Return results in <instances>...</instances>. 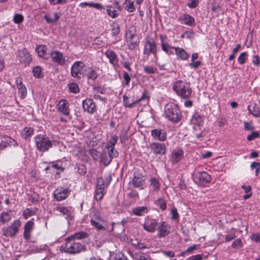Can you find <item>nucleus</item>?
I'll return each mask as SVG.
<instances>
[{"label":"nucleus","instance_id":"f257e3e1","mask_svg":"<svg viewBox=\"0 0 260 260\" xmlns=\"http://www.w3.org/2000/svg\"><path fill=\"white\" fill-rule=\"evenodd\" d=\"M173 89L177 95L186 99L189 98L192 93V89L189 83L184 81L178 80L173 86Z\"/></svg>","mask_w":260,"mask_h":260},{"label":"nucleus","instance_id":"f03ea898","mask_svg":"<svg viewBox=\"0 0 260 260\" xmlns=\"http://www.w3.org/2000/svg\"><path fill=\"white\" fill-rule=\"evenodd\" d=\"M164 115L169 120L174 122H178L181 118L178 106L173 103H168L165 106Z\"/></svg>","mask_w":260,"mask_h":260},{"label":"nucleus","instance_id":"7ed1b4c3","mask_svg":"<svg viewBox=\"0 0 260 260\" xmlns=\"http://www.w3.org/2000/svg\"><path fill=\"white\" fill-rule=\"evenodd\" d=\"M84 249V246L80 243L75 242L72 239L69 238L60 247L61 251L71 254L80 252Z\"/></svg>","mask_w":260,"mask_h":260},{"label":"nucleus","instance_id":"20e7f679","mask_svg":"<svg viewBox=\"0 0 260 260\" xmlns=\"http://www.w3.org/2000/svg\"><path fill=\"white\" fill-rule=\"evenodd\" d=\"M125 38L129 49L133 50L139 46V39L137 36L135 27L131 26L128 28L125 33Z\"/></svg>","mask_w":260,"mask_h":260},{"label":"nucleus","instance_id":"39448f33","mask_svg":"<svg viewBox=\"0 0 260 260\" xmlns=\"http://www.w3.org/2000/svg\"><path fill=\"white\" fill-rule=\"evenodd\" d=\"M35 143L37 149L42 152L47 151L52 147V143L45 135H38L35 138Z\"/></svg>","mask_w":260,"mask_h":260},{"label":"nucleus","instance_id":"423d86ee","mask_svg":"<svg viewBox=\"0 0 260 260\" xmlns=\"http://www.w3.org/2000/svg\"><path fill=\"white\" fill-rule=\"evenodd\" d=\"M90 223L94 229L99 231H107L108 232L111 233L114 230V223L108 222L103 219H90Z\"/></svg>","mask_w":260,"mask_h":260},{"label":"nucleus","instance_id":"0eeeda50","mask_svg":"<svg viewBox=\"0 0 260 260\" xmlns=\"http://www.w3.org/2000/svg\"><path fill=\"white\" fill-rule=\"evenodd\" d=\"M87 66L81 61H75L71 67V74L72 77L78 79L85 76Z\"/></svg>","mask_w":260,"mask_h":260},{"label":"nucleus","instance_id":"6e6552de","mask_svg":"<svg viewBox=\"0 0 260 260\" xmlns=\"http://www.w3.org/2000/svg\"><path fill=\"white\" fill-rule=\"evenodd\" d=\"M21 226V221L19 219L15 220L9 226L3 229V234L6 237H14L18 232Z\"/></svg>","mask_w":260,"mask_h":260},{"label":"nucleus","instance_id":"1a4fd4ad","mask_svg":"<svg viewBox=\"0 0 260 260\" xmlns=\"http://www.w3.org/2000/svg\"><path fill=\"white\" fill-rule=\"evenodd\" d=\"M157 48L155 42L153 40H148L146 42L143 54L148 56L150 53H152L154 55L155 60L157 63L158 57L156 55Z\"/></svg>","mask_w":260,"mask_h":260},{"label":"nucleus","instance_id":"9d476101","mask_svg":"<svg viewBox=\"0 0 260 260\" xmlns=\"http://www.w3.org/2000/svg\"><path fill=\"white\" fill-rule=\"evenodd\" d=\"M190 122L194 130L200 131L204 125V118L201 114L196 112L192 115Z\"/></svg>","mask_w":260,"mask_h":260},{"label":"nucleus","instance_id":"9b49d317","mask_svg":"<svg viewBox=\"0 0 260 260\" xmlns=\"http://www.w3.org/2000/svg\"><path fill=\"white\" fill-rule=\"evenodd\" d=\"M70 193L68 188L62 187H57L53 192V197L57 201H61L68 198Z\"/></svg>","mask_w":260,"mask_h":260},{"label":"nucleus","instance_id":"f8f14e48","mask_svg":"<svg viewBox=\"0 0 260 260\" xmlns=\"http://www.w3.org/2000/svg\"><path fill=\"white\" fill-rule=\"evenodd\" d=\"M104 190L105 183L104 180L102 178H98L94 194V198L96 201H100L103 199Z\"/></svg>","mask_w":260,"mask_h":260},{"label":"nucleus","instance_id":"ddd939ff","mask_svg":"<svg viewBox=\"0 0 260 260\" xmlns=\"http://www.w3.org/2000/svg\"><path fill=\"white\" fill-rule=\"evenodd\" d=\"M82 108L84 112L92 114L97 110L96 105L91 99L87 98L82 101Z\"/></svg>","mask_w":260,"mask_h":260},{"label":"nucleus","instance_id":"4468645a","mask_svg":"<svg viewBox=\"0 0 260 260\" xmlns=\"http://www.w3.org/2000/svg\"><path fill=\"white\" fill-rule=\"evenodd\" d=\"M157 227V236L160 238L166 237L170 232L171 226L166 221L160 222Z\"/></svg>","mask_w":260,"mask_h":260},{"label":"nucleus","instance_id":"2eb2a0df","mask_svg":"<svg viewBox=\"0 0 260 260\" xmlns=\"http://www.w3.org/2000/svg\"><path fill=\"white\" fill-rule=\"evenodd\" d=\"M184 157V151L181 149H173L170 155V160L172 164L179 162Z\"/></svg>","mask_w":260,"mask_h":260},{"label":"nucleus","instance_id":"dca6fc26","mask_svg":"<svg viewBox=\"0 0 260 260\" xmlns=\"http://www.w3.org/2000/svg\"><path fill=\"white\" fill-rule=\"evenodd\" d=\"M52 61L59 65L63 66L66 64L67 60L63 54L57 50H53L50 53Z\"/></svg>","mask_w":260,"mask_h":260},{"label":"nucleus","instance_id":"f3484780","mask_svg":"<svg viewBox=\"0 0 260 260\" xmlns=\"http://www.w3.org/2000/svg\"><path fill=\"white\" fill-rule=\"evenodd\" d=\"M17 58L19 61L25 66L29 64L32 60L30 54L24 49L18 51Z\"/></svg>","mask_w":260,"mask_h":260},{"label":"nucleus","instance_id":"a211bd4d","mask_svg":"<svg viewBox=\"0 0 260 260\" xmlns=\"http://www.w3.org/2000/svg\"><path fill=\"white\" fill-rule=\"evenodd\" d=\"M151 151L155 154L164 155L166 153V147L164 144L152 142L150 144Z\"/></svg>","mask_w":260,"mask_h":260},{"label":"nucleus","instance_id":"6ab92c4d","mask_svg":"<svg viewBox=\"0 0 260 260\" xmlns=\"http://www.w3.org/2000/svg\"><path fill=\"white\" fill-rule=\"evenodd\" d=\"M105 54L106 56L109 59V62L111 63L114 69L116 70L119 66V60L117 54L113 50L108 49L106 51Z\"/></svg>","mask_w":260,"mask_h":260},{"label":"nucleus","instance_id":"aec40b11","mask_svg":"<svg viewBox=\"0 0 260 260\" xmlns=\"http://www.w3.org/2000/svg\"><path fill=\"white\" fill-rule=\"evenodd\" d=\"M157 221L152 218H147L145 219L143 227L144 229L149 233H154L157 226Z\"/></svg>","mask_w":260,"mask_h":260},{"label":"nucleus","instance_id":"412c9836","mask_svg":"<svg viewBox=\"0 0 260 260\" xmlns=\"http://www.w3.org/2000/svg\"><path fill=\"white\" fill-rule=\"evenodd\" d=\"M178 20L181 24L189 26H192L195 24L194 18L188 14H181Z\"/></svg>","mask_w":260,"mask_h":260},{"label":"nucleus","instance_id":"4be33fe9","mask_svg":"<svg viewBox=\"0 0 260 260\" xmlns=\"http://www.w3.org/2000/svg\"><path fill=\"white\" fill-rule=\"evenodd\" d=\"M152 137L154 139L160 141H164L167 139V134L165 131L160 129H154L151 132Z\"/></svg>","mask_w":260,"mask_h":260},{"label":"nucleus","instance_id":"5701e85b","mask_svg":"<svg viewBox=\"0 0 260 260\" xmlns=\"http://www.w3.org/2000/svg\"><path fill=\"white\" fill-rule=\"evenodd\" d=\"M145 177L142 175H139L138 176L135 175L132 180V185L135 188H138L140 189H144L143 185L145 182Z\"/></svg>","mask_w":260,"mask_h":260},{"label":"nucleus","instance_id":"b1692460","mask_svg":"<svg viewBox=\"0 0 260 260\" xmlns=\"http://www.w3.org/2000/svg\"><path fill=\"white\" fill-rule=\"evenodd\" d=\"M57 110L65 115L70 114L68 102L66 100H61L57 105Z\"/></svg>","mask_w":260,"mask_h":260},{"label":"nucleus","instance_id":"393cba45","mask_svg":"<svg viewBox=\"0 0 260 260\" xmlns=\"http://www.w3.org/2000/svg\"><path fill=\"white\" fill-rule=\"evenodd\" d=\"M193 175L194 177L198 179L201 183H207L210 181V176L206 172H196Z\"/></svg>","mask_w":260,"mask_h":260},{"label":"nucleus","instance_id":"a878e982","mask_svg":"<svg viewBox=\"0 0 260 260\" xmlns=\"http://www.w3.org/2000/svg\"><path fill=\"white\" fill-rule=\"evenodd\" d=\"M34 225V222L32 219L26 222L24 225L23 235L25 239L28 240L30 238V233L32 230Z\"/></svg>","mask_w":260,"mask_h":260},{"label":"nucleus","instance_id":"bb28decb","mask_svg":"<svg viewBox=\"0 0 260 260\" xmlns=\"http://www.w3.org/2000/svg\"><path fill=\"white\" fill-rule=\"evenodd\" d=\"M174 50L178 59L185 60L187 59L189 56V55L182 48H174Z\"/></svg>","mask_w":260,"mask_h":260},{"label":"nucleus","instance_id":"cd10ccee","mask_svg":"<svg viewBox=\"0 0 260 260\" xmlns=\"http://www.w3.org/2000/svg\"><path fill=\"white\" fill-rule=\"evenodd\" d=\"M249 112L255 117H260V106L254 103L248 106Z\"/></svg>","mask_w":260,"mask_h":260},{"label":"nucleus","instance_id":"c85d7f7f","mask_svg":"<svg viewBox=\"0 0 260 260\" xmlns=\"http://www.w3.org/2000/svg\"><path fill=\"white\" fill-rule=\"evenodd\" d=\"M132 212L136 216H143L148 212V209L146 206L137 207L132 209Z\"/></svg>","mask_w":260,"mask_h":260},{"label":"nucleus","instance_id":"c756f323","mask_svg":"<svg viewBox=\"0 0 260 260\" xmlns=\"http://www.w3.org/2000/svg\"><path fill=\"white\" fill-rule=\"evenodd\" d=\"M85 76L88 78V79L93 81L97 78L98 74L96 71L93 69V68L87 67L85 73Z\"/></svg>","mask_w":260,"mask_h":260},{"label":"nucleus","instance_id":"7c9ffc66","mask_svg":"<svg viewBox=\"0 0 260 260\" xmlns=\"http://www.w3.org/2000/svg\"><path fill=\"white\" fill-rule=\"evenodd\" d=\"M150 185L153 191L157 192L160 190V183L158 179L155 177H152L150 179Z\"/></svg>","mask_w":260,"mask_h":260},{"label":"nucleus","instance_id":"2f4dec72","mask_svg":"<svg viewBox=\"0 0 260 260\" xmlns=\"http://www.w3.org/2000/svg\"><path fill=\"white\" fill-rule=\"evenodd\" d=\"M47 47L45 45H39L36 46V51L37 52L38 55L43 58H47Z\"/></svg>","mask_w":260,"mask_h":260},{"label":"nucleus","instance_id":"473e14b6","mask_svg":"<svg viewBox=\"0 0 260 260\" xmlns=\"http://www.w3.org/2000/svg\"><path fill=\"white\" fill-rule=\"evenodd\" d=\"M54 210L58 211L66 217H68L71 215V211L69 208L60 205L57 206L54 208Z\"/></svg>","mask_w":260,"mask_h":260},{"label":"nucleus","instance_id":"72a5a7b5","mask_svg":"<svg viewBox=\"0 0 260 260\" xmlns=\"http://www.w3.org/2000/svg\"><path fill=\"white\" fill-rule=\"evenodd\" d=\"M2 141L4 145H6V147L11 145L17 146V144L15 140L9 136H4Z\"/></svg>","mask_w":260,"mask_h":260},{"label":"nucleus","instance_id":"f704fd0d","mask_svg":"<svg viewBox=\"0 0 260 260\" xmlns=\"http://www.w3.org/2000/svg\"><path fill=\"white\" fill-rule=\"evenodd\" d=\"M107 15L112 18H115L119 15L118 11L112 6H108L107 7Z\"/></svg>","mask_w":260,"mask_h":260},{"label":"nucleus","instance_id":"c9c22d12","mask_svg":"<svg viewBox=\"0 0 260 260\" xmlns=\"http://www.w3.org/2000/svg\"><path fill=\"white\" fill-rule=\"evenodd\" d=\"M37 209L35 208H26L23 211L22 215L26 219L28 217L34 215L36 213Z\"/></svg>","mask_w":260,"mask_h":260},{"label":"nucleus","instance_id":"e433bc0d","mask_svg":"<svg viewBox=\"0 0 260 260\" xmlns=\"http://www.w3.org/2000/svg\"><path fill=\"white\" fill-rule=\"evenodd\" d=\"M124 5H125L126 10L129 12H133L136 9L134 5V0H125Z\"/></svg>","mask_w":260,"mask_h":260},{"label":"nucleus","instance_id":"4c0bfd02","mask_svg":"<svg viewBox=\"0 0 260 260\" xmlns=\"http://www.w3.org/2000/svg\"><path fill=\"white\" fill-rule=\"evenodd\" d=\"M32 73L34 76L37 78L43 77V74L42 73V69L40 66H36L32 69Z\"/></svg>","mask_w":260,"mask_h":260},{"label":"nucleus","instance_id":"58836bf2","mask_svg":"<svg viewBox=\"0 0 260 260\" xmlns=\"http://www.w3.org/2000/svg\"><path fill=\"white\" fill-rule=\"evenodd\" d=\"M11 219V216L8 212H4L1 214L0 221L2 223L9 222Z\"/></svg>","mask_w":260,"mask_h":260},{"label":"nucleus","instance_id":"ea45409f","mask_svg":"<svg viewBox=\"0 0 260 260\" xmlns=\"http://www.w3.org/2000/svg\"><path fill=\"white\" fill-rule=\"evenodd\" d=\"M144 71L147 74H154L157 73V69L151 66H146L144 67Z\"/></svg>","mask_w":260,"mask_h":260},{"label":"nucleus","instance_id":"a19ab883","mask_svg":"<svg viewBox=\"0 0 260 260\" xmlns=\"http://www.w3.org/2000/svg\"><path fill=\"white\" fill-rule=\"evenodd\" d=\"M88 235L85 232H79L74 234V235L71 236L69 237V239H81L87 237Z\"/></svg>","mask_w":260,"mask_h":260},{"label":"nucleus","instance_id":"79ce46f5","mask_svg":"<svg viewBox=\"0 0 260 260\" xmlns=\"http://www.w3.org/2000/svg\"><path fill=\"white\" fill-rule=\"evenodd\" d=\"M89 153L93 158V159L96 160L100 159L102 154L100 152L98 151L96 149L94 148L89 149Z\"/></svg>","mask_w":260,"mask_h":260},{"label":"nucleus","instance_id":"37998d69","mask_svg":"<svg viewBox=\"0 0 260 260\" xmlns=\"http://www.w3.org/2000/svg\"><path fill=\"white\" fill-rule=\"evenodd\" d=\"M18 89V93L21 99H24L27 95V90L24 85H19L17 87Z\"/></svg>","mask_w":260,"mask_h":260},{"label":"nucleus","instance_id":"c03bdc74","mask_svg":"<svg viewBox=\"0 0 260 260\" xmlns=\"http://www.w3.org/2000/svg\"><path fill=\"white\" fill-rule=\"evenodd\" d=\"M23 136L26 140L31 136L34 129L31 127H25L23 131Z\"/></svg>","mask_w":260,"mask_h":260},{"label":"nucleus","instance_id":"a18cd8bd","mask_svg":"<svg viewBox=\"0 0 260 260\" xmlns=\"http://www.w3.org/2000/svg\"><path fill=\"white\" fill-rule=\"evenodd\" d=\"M112 160V159L109 156L101 154V157H100L99 161L103 163L105 166H107L111 163Z\"/></svg>","mask_w":260,"mask_h":260},{"label":"nucleus","instance_id":"49530a36","mask_svg":"<svg viewBox=\"0 0 260 260\" xmlns=\"http://www.w3.org/2000/svg\"><path fill=\"white\" fill-rule=\"evenodd\" d=\"M91 219L93 220L103 219L101 217V213L97 209H93L90 215Z\"/></svg>","mask_w":260,"mask_h":260},{"label":"nucleus","instance_id":"de8ad7c7","mask_svg":"<svg viewBox=\"0 0 260 260\" xmlns=\"http://www.w3.org/2000/svg\"><path fill=\"white\" fill-rule=\"evenodd\" d=\"M118 137L114 135L110 139L108 144L106 146V148H110V147H114L117 141Z\"/></svg>","mask_w":260,"mask_h":260},{"label":"nucleus","instance_id":"09e8293b","mask_svg":"<svg viewBox=\"0 0 260 260\" xmlns=\"http://www.w3.org/2000/svg\"><path fill=\"white\" fill-rule=\"evenodd\" d=\"M108 152V156L112 159L113 158L117 157L118 155V152L117 151L114 149V147H110V148H106Z\"/></svg>","mask_w":260,"mask_h":260},{"label":"nucleus","instance_id":"8fccbe9b","mask_svg":"<svg viewBox=\"0 0 260 260\" xmlns=\"http://www.w3.org/2000/svg\"><path fill=\"white\" fill-rule=\"evenodd\" d=\"M112 34L113 36H116L117 35L119 32H120V25L116 23V22H114L113 23L112 25Z\"/></svg>","mask_w":260,"mask_h":260},{"label":"nucleus","instance_id":"3c124183","mask_svg":"<svg viewBox=\"0 0 260 260\" xmlns=\"http://www.w3.org/2000/svg\"><path fill=\"white\" fill-rule=\"evenodd\" d=\"M127 197L132 199L134 201H136L139 199L138 193L136 190H132L130 192L127 193Z\"/></svg>","mask_w":260,"mask_h":260},{"label":"nucleus","instance_id":"603ef678","mask_svg":"<svg viewBox=\"0 0 260 260\" xmlns=\"http://www.w3.org/2000/svg\"><path fill=\"white\" fill-rule=\"evenodd\" d=\"M80 6L83 7L88 6L98 9H100L102 7V6L100 4L94 3H81L80 4Z\"/></svg>","mask_w":260,"mask_h":260},{"label":"nucleus","instance_id":"864d4df0","mask_svg":"<svg viewBox=\"0 0 260 260\" xmlns=\"http://www.w3.org/2000/svg\"><path fill=\"white\" fill-rule=\"evenodd\" d=\"M156 205L162 210H165L167 208L166 203L162 199H158L156 201Z\"/></svg>","mask_w":260,"mask_h":260},{"label":"nucleus","instance_id":"5fc2aeb1","mask_svg":"<svg viewBox=\"0 0 260 260\" xmlns=\"http://www.w3.org/2000/svg\"><path fill=\"white\" fill-rule=\"evenodd\" d=\"M231 246L233 248L238 249L243 246V243L241 239H237L232 244Z\"/></svg>","mask_w":260,"mask_h":260},{"label":"nucleus","instance_id":"6e6d98bb","mask_svg":"<svg viewBox=\"0 0 260 260\" xmlns=\"http://www.w3.org/2000/svg\"><path fill=\"white\" fill-rule=\"evenodd\" d=\"M69 88L71 92L77 93L79 91V88L78 86L75 83H71L68 85Z\"/></svg>","mask_w":260,"mask_h":260},{"label":"nucleus","instance_id":"4d7b16f0","mask_svg":"<svg viewBox=\"0 0 260 260\" xmlns=\"http://www.w3.org/2000/svg\"><path fill=\"white\" fill-rule=\"evenodd\" d=\"M247 53L246 52H242L238 58V61L241 64H243L245 62V57Z\"/></svg>","mask_w":260,"mask_h":260},{"label":"nucleus","instance_id":"13d9d810","mask_svg":"<svg viewBox=\"0 0 260 260\" xmlns=\"http://www.w3.org/2000/svg\"><path fill=\"white\" fill-rule=\"evenodd\" d=\"M24 19L23 16L20 14H17L14 15L13 20L16 24H19L23 21Z\"/></svg>","mask_w":260,"mask_h":260},{"label":"nucleus","instance_id":"bf43d9fd","mask_svg":"<svg viewBox=\"0 0 260 260\" xmlns=\"http://www.w3.org/2000/svg\"><path fill=\"white\" fill-rule=\"evenodd\" d=\"M259 136V133L257 132H253L251 134L248 135L247 137V139L248 141H252Z\"/></svg>","mask_w":260,"mask_h":260},{"label":"nucleus","instance_id":"052dcab7","mask_svg":"<svg viewBox=\"0 0 260 260\" xmlns=\"http://www.w3.org/2000/svg\"><path fill=\"white\" fill-rule=\"evenodd\" d=\"M113 260H128L127 258L122 253H116L113 257Z\"/></svg>","mask_w":260,"mask_h":260},{"label":"nucleus","instance_id":"680f3d73","mask_svg":"<svg viewBox=\"0 0 260 260\" xmlns=\"http://www.w3.org/2000/svg\"><path fill=\"white\" fill-rule=\"evenodd\" d=\"M60 163V161H57L55 163H53L51 167L56 170H60L63 171L64 170V168L61 166V165L59 164Z\"/></svg>","mask_w":260,"mask_h":260},{"label":"nucleus","instance_id":"e2e57ef3","mask_svg":"<svg viewBox=\"0 0 260 260\" xmlns=\"http://www.w3.org/2000/svg\"><path fill=\"white\" fill-rule=\"evenodd\" d=\"M123 77L125 82V84L128 85L129 84L131 81V77L128 73L126 72H123Z\"/></svg>","mask_w":260,"mask_h":260},{"label":"nucleus","instance_id":"0e129e2a","mask_svg":"<svg viewBox=\"0 0 260 260\" xmlns=\"http://www.w3.org/2000/svg\"><path fill=\"white\" fill-rule=\"evenodd\" d=\"M144 100H149V96L148 92L147 91H145L144 92H143L141 97L138 100L136 101V104L138 103L140 101H143Z\"/></svg>","mask_w":260,"mask_h":260},{"label":"nucleus","instance_id":"69168bd1","mask_svg":"<svg viewBox=\"0 0 260 260\" xmlns=\"http://www.w3.org/2000/svg\"><path fill=\"white\" fill-rule=\"evenodd\" d=\"M199 4V0H190V2L187 4V6L190 8H196Z\"/></svg>","mask_w":260,"mask_h":260},{"label":"nucleus","instance_id":"338daca9","mask_svg":"<svg viewBox=\"0 0 260 260\" xmlns=\"http://www.w3.org/2000/svg\"><path fill=\"white\" fill-rule=\"evenodd\" d=\"M171 213L172 214V218L173 219H176L178 218L179 215L177 212V210L175 208H173L171 210Z\"/></svg>","mask_w":260,"mask_h":260},{"label":"nucleus","instance_id":"774afa93","mask_svg":"<svg viewBox=\"0 0 260 260\" xmlns=\"http://www.w3.org/2000/svg\"><path fill=\"white\" fill-rule=\"evenodd\" d=\"M78 171L80 174L84 175L86 174L87 169L84 165H81L78 167Z\"/></svg>","mask_w":260,"mask_h":260}]
</instances>
